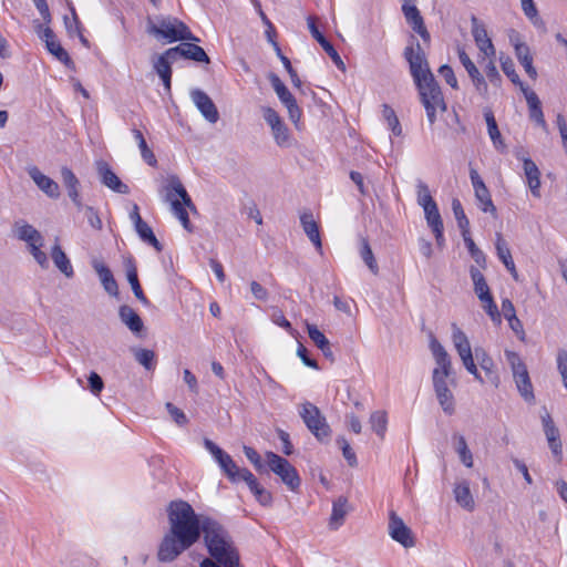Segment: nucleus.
<instances>
[{
	"instance_id": "1",
	"label": "nucleus",
	"mask_w": 567,
	"mask_h": 567,
	"mask_svg": "<svg viewBox=\"0 0 567 567\" xmlns=\"http://www.w3.org/2000/svg\"><path fill=\"white\" fill-rule=\"evenodd\" d=\"M169 529L162 539L157 558L163 563L175 560L182 553L197 543L203 534L205 524L214 522L207 516H198L185 501H173L167 508Z\"/></svg>"
},
{
	"instance_id": "2",
	"label": "nucleus",
	"mask_w": 567,
	"mask_h": 567,
	"mask_svg": "<svg viewBox=\"0 0 567 567\" xmlns=\"http://www.w3.org/2000/svg\"><path fill=\"white\" fill-rule=\"evenodd\" d=\"M403 55L409 63L410 73L419 91L420 101L425 109L427 121L431 125L436 122V112H445L441 87L430 70L425 52L414 35H411V43L404 49Z\"/></svg>"
},
{
	"instance_id": "3",
	"label": "nucleus",
	"mask_w": 567,
	"mask_h": 567,
	"mask_svg": "<svg viewBox=\"0 0 567 567\" xmlns=\"http://www.w3.org/2000/svg\"><path fill=\"white\" fill-rule=\"evenodd\" d=\"M147 32L167 42L198 41L189 28L179 19L172 16H157L147 19Z\"/></svg>"
},
{
	"instance_id": "4",
	"label": "nucleus",
	"mask_w": 567,
	"mask_h": 567,
	"mask_svg": "<svg viewBox=\"0 0 567 567\" xmlns=\"http://www.w3.org/2000/svg\"><path fill=\"white\" fill-rule=\"evenodd\" d=\"M430 349L436 363L432 372L433 389L456 386L451 358L434 336H431Z\"/></svg>"
},
{
	"instance_id": "5",
	"label": "nucleus",
	"mask_w": 567,
	"mask_h": 567,
	"mask_svg": "<svg viewBox=\"0 0 567 567\" xmlns=\"http://www.w3.org/2000/svg\"><path fill=\"white\" fill-rule=\"evenodd\" d=\"M505 357L511 365L514 381H515V384H516V388H517L519 394L526 402H528V403L534 402L535 401L534 389H533V384H532L526 364L523 362L519 354L514 351L506 350Z\"/></svg>"
},
{
	"instance_id": "6",
	"label": "nucleus",
	"mask_w": 567,
	"mask_h": 567,
	"mask_svg": "<svg viewBox=\"0 0 567 567\" xmlns=\"http://www.w3.org/2000/svg\"><path fill=\"white\" fill-rule=\"evenodd\" d=\"M299 415L308 430L319 440L323 441L330 436V426L320 410L310 402H305L299 406Z\"/></svg>"
},
{
	"instance_id": "7",
	"label": "nucleus",
	"mask_w": 567,
	"mask_h": 567,
	"mask_svg": "<svg viewBox=\"0 0 567 567\" xmlns=\"http://www.w3.org/2000/svg\"><path fill=\"white\" fill-rule=\"evenodd\" d=\"M265 456L270 471L278 475L290 491L296 492L301 484L297 470L289 461L274 452H267Z\"/></svg>"
},
{
	"instance_id": "8",
	"label": "nucleus",
	"mask_w": 567,
	"mask_h": 567,
	"mask_svg": "<svg viewBox=\"0 0 567 567\" xmlns=\"http://www.w3.org/2000/svg\"><path fill=\"white\" fill-rule=\"evenodd\" d=\"M204 446L214 456L215 461L220 466L223 473L227 476V478L230 482L238 483L240 481H244V472L249 471L248 468L238 467L237 464L231 458V456L224 452L212 440L205 439Z\"/></svg>"
},
{
	"instance_id": "9",
	"label": "nucleus",
	"mask_w": 567,
	"mask_h": 567,
	"mask_svg": "<svg viewBox=\"0 0 567 567\" xmlns=\"http://www.w3.org/2000/svg\"><path fill=\"white\" fill-rule=\"evenodd\" d=\"M268 78L280 102L287 107L289 118L291 122L297 124L301 117V110L298 106L295 96L290 93V91L277 74L270 73Z\"/></svg>"
},
{
	"instance_id": "10",
	"label": "nucleus",
	"mask_w": 567,
	"mask_h": 567,
	"mask_svg": "<svg viewBox=\"0 0 567 567\" xmlns=\"http://www.w3.org/2000/svg\"><path fill=\"white\" fill-rule=\"evenodd\" d=\"M177 61V50L169 48L153 61V68L158 74L165 89L171 91L172 64Z\"/></svg>"
},
{
	"instance_id": "11",
	"label": "nucleus",
	"mask_w": 567,
	"mask_h": 567,
	"mask_svg": "<svg viewBox=\"0 0 567 567\" xmlns=\"http://www.w3.org/2000/svg\"><path fill=\"white\" fill-rule=\"evenodd\" d=\"M389 534L393 540L405 548L414 546L412 530L404 524L403 519L395 512L390 513Z\"/></svg>"
},
{
	"instance_id": "12",
	"label": "nucleus",
	"mask_w": 567,
	"mask_h": 567,
	"mask_svg": "<svg viewBox=\"0 0 567 567\" xmlns=\"http://www.w3.org/2000/svg\"><path fill=\"white\" fill-rule=\"evenodd\" d=\"M96 171L104 186L118 194L126 195L130 193V187L118 178L105 161L96 162Z\"/></svg>"
},
{
	"instance_id": "13",
	"label": "nucleus",
	"mask_w": 567,
	"mask_h": 567,
	"mask_svg": "<svg viewBox=\"0 0 567 567\" xmlns=\"http://www.w3.org/2000/svg\"><path fill=\"white\" fill-rule=\"evenodd\" d=\"M472 23V35L474 41L480 49L481 52L484 53L485 56L491 58L495 55V48L493 45L492 40L487 34V30L475 16L471 18Z\"/></svg>"
},
{
	"instance_id": "14",
	"label": "nucleus",
	"mask_w": 567,
	"mask_h": 567,
	"mask_svg": "<svg viewBox=\"0 0 567 567\" xmlns=\"http://www.w3.org/2000/svg\"><path fill=\"white\" fill-rule=\"evenodd\" d=\"M192 100L202 115L209 122L216 123L219 118V113L213 100L202 90H194L192 92Z\"/></svg>"
},
{
	"instance_id": "15",
	"label": "nucleus",
	"mask_w": 567,
	"mask_h": 567,
	"mask_svg": "<svg viewBox=\"0 0 567 567\" xmlns=\"http://www.w3.org/2000/svg\"><path fill=\"white\" fill-rule=\"evenodd\" d=\"M28 174L34 184L50 198L60 197L59 184L51 177L44 175L37 166L28 169Z\"/></svg>"
},
{
	"instance_id": "16",
	"label": "nucleus",
	"mask_w": 567,
	"mask_h": 567,
	"mask_svg": "<svg viewBox=\"0 0 567 567\" xmlns=\"http://www.w3.org/2000/svg\"><path fill=\"white\" fill-rule=\"evenodd\" d=\"M300 224L309 240L313 244L316 250L322 255V241L320 237L318 223L313 218L310 210H306L300 215Z\"/></svg>"
},
{
	"instance_id": "17",
	"label": "nucleus",
	"mask_w": 567,
	"mask_h": 567,
	"mask_svg": "<svg viewBox=\"0 0 567 567\" xmlns=\"http://www.w3.org/2000/svg\"><path fill=\"white\" fill-rule=\"evenodd\" d=\"M308 27H309V30H310L312 37L319 42V44L322 47V49L326 51V53L331 58V60L337 65V68L344 71L346 65H344L342 59L340 58V55L337 52V50L334 49V47L318 30L312 17L308 18Z\"/></svg>"
},
{
	"instance_id": "18",
	"label": "nucleus",
	"mask_w": 567,
	"mask_h": 567,
	"mask_svg": "<svg viewBox=\"0 0 567 567\" xmlns=\"http://www.w3.org/2000/svg\"><path fill=\"white\" fill-rule=\"evenodd\" d=\"M167 200L168 194H173V198H181V203H183L188 209L196 210L194 203L192 202L190 196L188 195L186 188L182 184L179 177L177 175H171L167 179V185L165 186Z\"/></svg>"
},
{
	"instance_id": "19",
	"label": "nucleus",
	"mask_w": 567,
	"mask_h": 567,
	"mask_svg": "<svg viewBox=\"0 0 567 567\" xmlns=\"http://www.w3.org/2000/svg\"><path fill=\"white\" fill-rule=\"evenodd\" d=\"M423 210H424L426 223L435 236L437 246L443 247L444 243H445L444 235H443L444 226H443V220L440 215L437 205H433Z\"/></svg>"
},
{
	"instance_id": "20",
	"label": "nucleus",
	"mask_w": 567,
	"mask_h": 567,
	"mask_svg": "<svg viewBox=\"0 0 567 567\" xmlns=\"http://www.w3.org/2000/svg\"><path fill=\"white\" fill-rule=\"evenodd\" d=\"M511 41L513 42L515 48V55L519 63L525 69V72L528 74L529 78L536 79L537 71L533 66V56L530 54L529 47L526 43L520 42L518 38H511Z\"/></svg>"
},
{
	"instance_id": "21",
	"label": "nucleus",
	"mask_w": 567,
	"mask_h": 567,
	"mask_svg": "<svg viewBox=\"0 0 567 567\" xmlns=\"http://www.w3.org/2000/svg\"><path fill=\"white\" fill-rule=\"evenodd\" d=\"M496 254L499 260L503 262L505 268L511 272L514 280H518V274L515 267V262L512 257L511 249L508 244L503 238L501 233H496V241H495Z\"/></svg>"
},
{
	"instance_id": "22",
	"label": "nucleus",
	"mask_w": 567,
	"mask_h": 567,
	"mask_svg": "<svg viewBox=\"0 0 567 567\" xmlns=\"http://www.w3.org/2000/svg\"><path fill=\"white\" fill-rule=\"evenodd\" d=\"M454 498L456 503L468 512H473L475 508V502L470 488V482L467 480L457 481L454 485Z\"/></svg>"
},
{
	"instance_id": "23",
	"label": "nucleus",
	"mask_w": 567,
	"mask_h": 567,
	"mask_svg": "<svg viewBox=\"0 0 567 567\" xmlns=\"http://www.w3.org/2000/svg\"><path fill=\"white\" fill-rule=\"evenodd\" d=\"M93 268L96 271L104 290L111 296H117L118 286L110 268L97 260L93 261Z\"/></svg>"
},
{
	"instance_id": "24",
	"label": "nucleus",
	"mask_w": 567,
	"mask_h": 567,
	"mask_svg": "<svg viewBox=\"0 0 567 567\" xmlns=\"http://www.w3.org/2000/svg\"><path fill=\"white\" fill-rule=\"evenodd\" d=\"M244 482L248 485L256 501L262 506H269L272 502L271 493L265 489L250 471L244 472Z\"/></svg>"
},
{
	"instance_id": "25",
	"label": "nucleus",
	"mask_w": 567,
	"mask_h": 567,
	"mask_svg": "<svg viewBox=\"0 0 567 567\" xmlns=\"http://www.w3.org/2000/svg\"><path fill=\"white\" fill-rule=\"evenodd\" d=\"M173 49L177 50V59L178 58H185L188 60H193L195 62H204L209 63V56L205 52V50L194 43H182L177 47H174Z\"/></svg>"
},
{
	"instance_id": "26",
	"label": "nucleus",
	"mask_w": 567,
	"mask_h": 567,
	"mask_svg": "<svg viewBox=\"0 0 567 567\" xmlns=\"http://www.w3.org/2000/svg\"><path fill=\"white\" fill-rule=\"evenodd\" d=\"M118 316L121 321L133 332V333H140L143 328V321L141 317L136 313V311L127 306L123 305L118 309Z\"/></svg>"
},
{
	"instance_id": "27",
	"label": "nucleus",
	"mask_w": 567,
	"mask_h": 567,
	"mask_svg": "<svg viewBox=\"0 0 567 567\" xmlns=\"http://www.w3.org/2000/svg\"><path fill=\"white\" fill-rule=\"evenodd\" d=\"M524 161V172L527 178L529 189L535 197L540 196V172L530 158L522 157Z\"/></svg>"
},
{
	"instance_id": "28",
	"label": "nucleus",
	"mask_w": 567,
	"mask_h": 567,
	"mask_svg": "<svg viewBox=\"0 0 567 567\" xmlns=\"http://www.w3.org/2000/svg\"><path fill=\"white\" fill-rule=\"evenodd\" d=\"M454 347L461 358L462 361L472 358L473 352L471 349L470 341L466 334L457 328L455 324L453 326V334H452Z\"/></svg>"
},
{
	"instance_id": "29",
	"label": "nucleus",
	"mask_w": 567,
	"mask_h": 567,
	"mask_svg": "<svg viewBox=\"0 0 567 567\" xmlns=\"http://www.w3.org/2000/svg\"><path fill=\"white\" fill-rule=\"evenodd\" d=\"M348 514V499L344 496L338 497L332 504V513L330 516V528L338 529L344 522Z\"/></svg>"
},
{
	"instance_id": "30",
	"label": "nucleus",
	"mask_w": 567,
	"mask_h": 567,
	"mask_svg": "<svg viewBox=\"0 0 567 567\" xmlns=\"http://www.w3.org/2000/svg\"><path fill=\"white\" fill-rule=\"evenodd\" d=\"M51 257H52V260H53L55 267L62 274H64L68 278L73 277L74 271H73L72 265L70 262V259L68 258V256L62 250V248L59 244H55L52 247Z\"/></svg>"
},
{
	"instance_id": "31",
	"label": "nucleus",
	"mask_w": 567,
	"mask_h": 567,
	"mask_svg": "<svg viewBox=\"0 0 567 567\" xmlns=\"http://www.w3.org/2000/svg\"><path fill=\"white\" fill-rule=\"evenodd\" d=\"M126 277L130 282L135 297L144 305H148V299L144 295L142 287L138 281L137 269L132 260L126 264Z\"/></svg>"
},
{
	"instance_id": "32",
	"label": "nucleus",
	"mask_w": 567,
	"mask_h": 567,
	"mask_svg": "<svg viewBox=\"0 0 567 567\" xmlns=\"http://www.w3.org/2000/svg\"><path fill=\"white\" fill-rule=\"evenodd\" d=\"M61 179L66 188L68 196L70 199H75L78 195H80V181L68 166H63L61 168Z\"/></svg>"
},
{
	"instance_id": "33",
	"label": "nucleus",
	"mask_w": 567,
	"mask_h": 567,
	"mask_svg": "<svg viewBox=\"0 0 567 567\" xmlns=\"http://www.w3.org/2000/svg\"><path fill=\"white\" fill-rule=\"evenodd\" d=\"M450 386L451 385L434 390L439 404L447 415H452L455 412V399Z\"/></svg>"
},
{
	"instance_id": "34",
	"label": "nucleus",
	"mask_w": 567,
	"mask_h": 567,
	"mask_svg": "<svg viewBox=\"0 0 567 567\" xmlns=\"http://www.w3.org/2000/svg\"><path fill=\"white\" fill-rule=\"evenodd\" d=\"M470 275L473 280L474 291L478 299L486 298V296L491 295L485 277L478 268L471 266Z\"/></svg>"
},
{
	"instance_id": "35",
	"label": "nucleus",
	"mask_w": 567,
	"mask_h": 567,
	"mask_svg": "<svg viewBox=\"0 0 567 567\" xmlns=\"http://www.w3.org/2000/svg\"><path fill=\"white\" fill-rule=\"evenodd\" d=\"M133 136L135 141L137 142L138 148L141 151L142 158L152 167H155L157 165V159L153 153V151L148 147L146 140L143 135V133L137 130H132Z\"/></svg>"
},
{
	"instance_id": "36",
	"label": "nucleus",
	"mask_w": 567,
	"mask_h": 567,
	"mask_svg": "<svg viewBox=\"0 0 567 567\" xmlns=\"http://www.w3.org/2000/svg\"><path fill=\"white\" fill-rule=\"evenodd\" d=\"M360 256L370 271L374 275L379 272V266L367 238L360 239Z\"/></svg>"
},
{
	"instance_id": "37",
	"label": "nucleus",
	"mask_w": 567,
	"mask_h": 567,
	"mask_svg": "<svg viewBox=\"0 0 567 567\" xmlns=\"http://www.w3.org/2000/svg\"><path fill=\"white\" fill-rule=\"evenodd\" d=\"M17 236L20 240L25 241L28 246L38 241H43V237L41 236V234L29 224L18 226Z\"/></svg>"
},
{
	"instance_id": "38",
	"label": "nucleus",
	"mask_w": 567,
	"mask_h": 567,
	"mask_svg": "<svg viewBox=\"0 0 567 567\" xmlns=\"http://www.w3.org/2000/svg\"><path fill=\"white\" fill-rule=\"evenodd\" d=\"M474 193H475V198L478 202V207L484 213H491L493 216H495L496 215V207H495V205H494V203L492 200V197H491L488 188L485 187V188H482V189H477Z\"/></svg>"
},
{
	"instance_id": "39",
	"label": "nucleus",
	"mask_w": 567,
	"mask_h": 567,
	"mask_svg": "<svg viewBox=\"0 0 567 567\" xmlns=\"http://www.w3.org/2000/svg\"><path fill=\"white\" fill-rule=\"evenodd\" d=\"M454 440L456 441L455 449H456V452L460 455V458H461L462 463L466 467H472L473 466V456H472L471 451L467 447V443L465 441V437L463 435L455 434L454 435Z\"/></svg>"
},
{
	"instance_id": "40",
	"label": "nucleus",
	"mask_w": 567,
	"mask_h": 567,
	"mask_svg": "<svg viewBox=\"0 0 567 567\" xmlns=\"http://www.w3.org/2000/svg\"><path fill=\"white\" fill-rule=\"evenodd\" d=\"M382 115L388 123V127L392 131L395 136L402 134V127L400 121L395 114V111L388 104H383Z\"/></svg>"
},
{
	"instance_id": "41",
	"label": "nucleus",
	"mask_w": 567,
	"mask_h": 567,
	"mask_svg": "<svg viewBox=\"0 0 567 567\" xmlns=\"http://www.w3.org/2000/svg\"><path fill=\"white\" fill-rule=\"evenodd\" d=\"M452 210L461 233H467V230H470V220L466 217L463 206L457 198L452 200Z\"/></svg>"
},
{
	"instance_id": "42",
	"label": "nucleus",
	"mask_w": 567,
	"mask_h": 567,
	"mask_svg": "<svg viewBox=\"0 0 567 567\" xmlns=\"http://www.w3.org/2000/svg\"><path fill=\"white\" fill-rule=\"evenodd\" d=\"M386 413L384 411H375L370 415L371 427L381 439L386 431Z\"/></svg>"
},
{
	"instance_id": "43",
	"label": "nucleus",
	"mask_w": 567,
	"mask_h": 567,
	"mask_svg": "<svg viewBox=\"0 0 567 567\" xmlns=\"http://www.w3.org/2000/svg\"><path fill=\"white\" fill-rule=\"evenodd\" d=\"M499 61L503 72L507 75L512 83L518 85L519 87H523V85L525 84L520 81L519 75L516 73L513 60L509 56L502 55L499 58Z\"/></svg>"
},
{
	"instance_id": "44",
	"label": "nucleus",
	"mask_w": 567,
	"mask_h": 567,
	"mask_svg": "<svg viewBox=\"0 0 567 567\" xmlns=\"http://www.w3.org/2000/svg\"><path fill=\"white\" fill-rule=\"evenodd\" d=\"M135 360L143 365L146 370L155 368V352L148 349H136L134 351Z\"/></svg>"
},
{
	"instance_id": "45",
	"label": "nucleus",
	"mask_w": 567,
	"mask_h": 567,
	"mask_svg": "<svg viewBox=\"0 0 567 567\" xmlns=\"http://www.w3.org/2000/svg\"><path fill=\"white\" fill-rule=\"evenodd\" d=\"M48 51L54 55L61 63H63L68 68H73V61L70 58L66 50L61 45L59 41L55 43H50L49 47H47Z\"/></svg>"
},
{
	"instance_id": "46",
	"label": "nucleus",
	"mask_w": 567,
	"mask_h": 567,
	"mask_svg": "<svg viewBox=\"0 0 567 567\" xmlns=\"http://www.w3.org/2000/svg\"><path fill=\"white\" fill-rule=\"evenodd\" d=\"M417 204L422 206L423 209L429 208L433 205H436L435 200L433 199L431 192L429 189V186L423 183H417Z\"/></svg>"
},
{
	"instance_id": "47",
	"label": "nucleus",
	"mask_w": 567,
	"mask_h": 567,
	"mask_svg": "<svg viewBox=\"0 0 567 567\" xmlns=\"http://www.w3.org/2000/svg\"><path fill=\"white\" fill-rule=\"evenodd\" d=\"M542 423L547 441H554L560 437L559 430L556 427L548 412L542 415Z\"/></svg>"
},
{
	"instance_id": "48",
	"label": "nucleus",
	"mask_w": 567,
	"mask_h": 567,
	"mask_svg": "<svg viewBox=\"0 0 567 567\" xmlns=\"http://www.w3.org/2000/svg\"><path fill=\"white\" fill-rule=\"evenodd\" d=\"M480 300L483 303V308L485 309L486 313L491 317V319L497 324H499L502 322V317L493 299L492 293L486 296V298Z\"/></svg>"
},
{
	"instance_id": "49",
	"label": "nucleus",
	"mask_w": 567,
	"mask_h": 567,
	"mask_svg": "<svg viewBox=\"0 0 567 567\" xmlns=\"http://www.w3.org/2000/svg\"><path fill=\"white\" fill-rule=\"evenodd\" d=\"M307 330L309 338L320 350H324V348H328V343L330 342L326 338V336L317 328V326L308 323Z\"/></svg>"
},
{
	"instance_id": "50",
	"label": "nucleus",
	"mask_w": 567,
	"mask_h": 567,
	"mask_svg": "<svg viewBox=\"0 0 567 567\" xmlns=\"http://www.w3.org/2000/svg\"><path fill=\"white\" fill-rule=\"evenodd\" d=\"M475 355L480 362L481 368L487 373L492 374L494 369V361L487 354V352L483 348H475Z\"/></svg>"
},
{
	"instance_id": "51",
	"label": "nucleus",
	"mask_w": 567,
	"mask_h": 567,
	"mask_svg": "<svg viewBox=\"0 0 567 567\" xmlns=\"http://www.w3.org/2000/svg\"><path fill=\"white\" fill-rule=\"evenodd\" d=\"M468 76L471 78L477 93L481 96L486 97L488 94V85L485 78L481 74V72L476 70L475 73H471Z\"/></svg>"
},
{
	"instance_id": "52",
	"label": "nucleus",
	"mask_w": 567,
	"mask_h": 567,
	"mask_svg": "<svg viewBox=\"0 0 567 567\" xmlns=\"http://www.w3.org/2000/svg\"><path fill=\"white\" fill-rule=\"evenodd\" d=\"M468 76L471 78L477 93L481 96L486 97L488 94V85L485 78L481 74V72L476 70L475 73H471Z\"/></svg>"
},
{
	"instance_id": "53",
	"label": "nucleus",
	"mask_w": 567,
	"mask_h": 567,
	"mask_svg": "<svg viewBox=\"0 0 567 567\" xmlns=\"http://www.w3.org/2000/svg\"><path fill=\"white\" fill-rule=\"evenodd\" d=\"M43 245V241H38L29 246L30 252L35 259V261L42 267L48 268L49 267V260L47 257V254L41 250V247Z\"/></svg>"
},
{
	"instance_id": "54",
	"label": "nucleus",
	"mask_w": 567,
	"mask_h": 567,
	"mask_svg": "<svg viewBox=\"0 0 567 567\" xmlns=\"http://www.w3.org/2000/svg\"><path fill=\"white\" fill-rule=\"evenodd\" d=\"M271 131L274 138L279 146H287L289 144V131L284 122L274 127Z\"/></svg>"
},
{
	"instance_id": "55",
	"label": "nucleus",
	"mask_w": 567,
	"mask_h": 567,
	"mask_svg": "<svg viewBox=\"0 0 567 567\" xmlns=\"http://www.w3.org/2000/svg\"><path fill=\"white\" fill-rule=\"evenodd\" d=\"M337 443L341 447L343 457L347 460L348 464L352 467L357 466V464H358L357 456H355V453L353 452V450L351 449L349 442L346 439L340 437L337 440Z\"/></svg>"
},
{
	"instance_id": "56",
	"label": "nucleus",
	"mask_w": 567,
	"mask_h": 567,
	"mask_svg": "<svg viewBox=\"0 0 567 567\" xmlns=\"http://www.w3.org/2000/svg\"><path fill=\"white\" fill-rule=\"evenodd\" d=\"M484 117L487 124L488 135L492 141H496L499 137V130L495 120V116L491 110L484 111Z\"/></svg>"
},
{
	"instance_id": "57",
	"label": "nucleus",
	"mask_w": 567,
	"mask_h": 567,
	"mask_svg": "<svg viewBox=\"0 0 567 567\" xmlns=\"http://www.w3.org/2000/svg\"><path fill=\"white\" fill-rule=\"evenodd\" d=\"M244 453H245V456L255 466L256 471L261 473L266 470L265 464L262 463L261 456L258 454V452L255 449H252L250 446H244Z\"/></svg>"
},
{
	"instance_id": "58",
	"label": "nucleus",
	"mask_w": 567,
	"mask_h": 567,
	"mask_svg": "<svg viewBox=\"0 0 567 567\" xmlns=\"http://www.w3.org/2000/svg\"><path fill=\"white\" fill-rule=\"evenodd\" d=\"M408 23L412 28V30L422 38V40L424 42H430L431 35H430V32L427 31V29H426V27L424 24L423 17H420V18H417L415 20H412V21H410Z\"/></svg>"
},
{
	"instance_id": "59",
	"label": "nucleus",
	"mask_w": 567,
	"mask_h": 567,
	"mask_svg": "<svg viewBox=\"0 0 567 567\" xmlns=\"http://www.w3.org/2000/svg\"><path fill=\"white\" fill-rule=\"evenodd\" d=\"M408 23L412 28V30L422 38V40L424 42H430L431 35H430V32L427 31V29H426V27L424 24L423 17H420V18H417L415 20H412V21H410Z\"/></svg>"
},
{
	"instance_id": "60",
	"label": "nucleus",
	"mask_w": 567,
	"mask_h": 567,
	"mask_svg": "<svg viewBox=\"0 0 567 567\" xmlns=\"http://www.w3.org/2000/svg\"><path fill=\"white\" fill-rule=\"evenodd\" d=\"M486 78L488 79L489 83L496 87L501 86L502 83V76L493 61H489L485 69Z\"/></svg>"
},
{
	"instance_id": "61",
	"label": "nucleus",
	"mask_w": 567,
	"mask_h": 567,
	"mask_svg": "<svg viewBox=\"0 0 567 567\" xmlns=\"http://www.w3.org/2000/svg\"><path fill=\"white\" fill-rule=\"evenodd\" d=\"M86 219H87V223L90 224V226L96 230H101L102 227H103V224H102V220L99 216V213L97 210L92 207V206H86L85 207V213H84Z\"/></svg>"
},
{
	"instance_id": "62",
	"label": "nucleus",
	"mask_w": 567,
	"mask_h": 567,
	"mask_svg": "<svg viewBox=\"0 0 567 567\" xmlns=\"http://www.w3.org/2000/svg\"><path fill=\"white\" fill-rule=\"evenodd\" d=\"M439 73L452 89H455V90L458 89L457 79L454 74L453 69L450 65H447V64L442 65L439 69Z\"/></svg>"
},
{
	"instance_id": "63",
	"label": "nucleus",
	"mask_w": 567,
	"mask_h": 567,
	"mask_svg": "<svg viewBox=\"0 0 567 567\" xmlns=\"http://www.w3.org/2000/svg\"><path fill=\"white\" fill-rule=\"evenodd\" d=\"M262 115L267 124L271 127V130L282 122L279 114L272 107L264 106Z\"/></svg>"
},
{
	"instance_id": "64",
	"label": "nucleus",
	"mask_w": 567,
	"mask_h": 567,
	"mask_svg": "<svg viewBox=\"0 0 567 567\" xmlns=\"http://www.w3.org/2000/svg\"><path fill=\"white\" fill-rule=\"evenodd\" d=\"M557 369L561 375L564 385L567 384V351L564 349L558 350Z\"/></svg>"
}]
</instances>
